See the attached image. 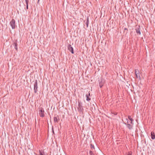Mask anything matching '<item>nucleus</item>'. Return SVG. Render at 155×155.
Instances as JSON below:
<instances>
[{"instance_id": "nucleus-1", "label": "nucleus", "mask_w": 155, "mask_h": 155, "mask_svg": "<svg viewBox=\"0 0 155 155\" xmlns=\"http://www.w3.org/2000/svg\"><path fill=\"white\" fill-rule=\"evenodd\" d=\"M40 117H43L45 116V112L43 108H39L38 111Z\"/></svg>"}, {"instance_id": "nucleus-2", "label": "nucleus", "mask_w": 155, "mask_h": 155, "mask_svg": "<svg viewBox=\"0 0 155 155\" xmlns=\"http://www.w3.org/2000/svg\"><path fill=\"white\" fill-rule=\"evenodd\" d=\"M15 20L13 19L10 22V24L11 26L12 29H14L15 27Z\"/></svg>"}, {"instance_id": "nucleus-3", "label": "nucleus", "mask_w": 155, "mask_h": 155, "mask_svg": "<svg viewBox=\"0 0 155 155\" xmlns=\"http://www.w3.org/2000/svg\"><path fill=\"white\" fill-rule=\"evenodd\" d=\"M34 92L35 93L37 92L38 91V82L37 80H35L34 84Z\"/></svg>"}, {"instance_id": "nucleus-4", "label": "nucleus", "mask_w": 155, "mask_h": 155, "mask_svg": "<svg viewBox=\"0 0 155 155\" xmlns=\"http://www.w3.org/2000/svg\"><path fill=\"white\" fill-rule=\"evenodd\" d=\"M135 74L137 78H140V76L139 75L140 72L138 70L135 69Z\"/></svg>"}, {"instance_id": "nucleus-5", "label": "nucleus", "mask_w": 155, "mask_h": 155, "mask_svg": "<svg viewBox=\"0 0 155 155\" xmlns=\"http://www.w3.org/2000/svg\"><path fill=\"white\" fill-rule=\"evenodd\" d=\"M68 50L71 52L72 54H74V50L73 47L70 44H69L68 46Z\"/></svg>"}, {"instance_id": "nucleus-6", "label": "nucleus", "mask_w": 155, "mask_h": 155, "mask_svg": "<svg viewBox=\"0 0 155 155\" xmlns=\"http://www.w3.org/2000/svg\"><path fill=\"white\" fill-rule=\"evenodd\" d=\"M59 120V117L58 115H56L54 117V121L55 123H58Z\"/></svg>"}, {"instance_id": "nucleus-7", "label": "nucleus", "mask_w": 155, "mask_h": 155, "mask_svg": "<svg viewBox=\"0 0 155 155\" xmlns=\"http://www.w3.org/2000/svg\"><path fill=\"white\" fill-rule=\"evenodd\" d=\"M136 31L137 34L140 35L141 32L140 30V26H139L138 27H137L135 29Z\"/></svg>"}, {"instance_id": "nucleus-8", "label": "nucleus", "mask_w": 155, "mask_h": 155, "mask_svg": "<svg viewBox=\"0 0 155 155\" xmlns=\"http://www.w3.org/2000/svg\"><path fill=\"white\" fill-rule=\"evenodd\" d=\"M104 80L102 79L101 81L99 83V86L101 88L104 84Z\"/></svg>"}, {"instance_id": "nucleus-9", "label": "nucleus", "mask_w": 155, "mask_h": 155, "mask_svg": "<svg viewBox=\"0 0 155 155\" xmlns=\"http://www.w3.org/2000/svg\"><path fill=\"white\" fill-rule=\"evenodd\" d=\"M90 95V93L89 92L86 95V100L87 101H89L91 100V98H90L89 97Z\"/></svg>"}, {"instance_id": "nucleus-10", "label": "nucleus", "mask_w": 155, "mask_h": 155, "mask_svg": "<svg viewBox=\"0 0 155 155\" xmlns=\"http://www.w3.org/2000/svg\"><path fill=\"white\" fill-rule=\"evenodd\" d=\"M39 153L40 155H46L44 150H39Z\"/></svg>"}, {"instance_id": "nucleus-11", "label": "nucleus", "mask_w": 155, "mask_h": 155, "mask_svg": "<svg viewBox=\"0 0 155 155\" xmlns=\"http://www.w3.org/2000/svg\"><path fill=\"white\" fill-rule=\"evenodd\" d=\"M151 138L153 140L155 139V135L153 132H151Z\"/></svg>"}, {"instance_id": "nucleus-12", "label": "nucleus", "mask_w": 155, "mask_h": 155, "mask_svg": "<svg viewBox=\"0 0 155 155\" xmlns=\"http://www.w3.org/2000/svg\"><path fill=\"white\" fill-rule=\"evenodd\" d=\"M127 126L128 128L129 129H131L132 128V125H131L130 124H127Z\"/></svg>"}, {"instance_id": "nucleus-13", "label": "nucleus", "mask_w": 155, "mask_h": 155, "mask_svg": "<svg viewBox=\"0 0 155 155\" xmlns=\"http://www.w3.org/2000/svg\"><path fill=\"white\" fill-rule=\"evenodd\" d=\"M128 118L129 120H130V122L131 124H132V122L133 120L132 118L131 117V116H129L128 117Z\"/></svg>"}, {"instance_id": "nucleus-14", "label": "nucleus", "mask_w": 155, "mask_h": 155, "mask_svg": "<svg viewBox=\"0 0 155 155\" xmlns=\"http://www.w3.org/2000/svg\"><path fill=\"white\" fill-rule=\"evenodd\" d=\"M25 2L26 4V9H28V3L29 2L28 0H25Z\"/></svg>"}, {"instance_id": "nucleus-15", "label": "nucleus", "mask_w": 155, "mask_h": 155, "mask_svg": "<svg viewBox=\"0 0 155 155\" xmlns=\"http://www.w3.org/2000/svg\"><path fill=\"white\" fill-rule=\"evenodd\" d=\"M89 23V21L88 20V18H87V21L85 23V24L86 25L87 28L88 27V24Z\"/></svg>"}, {"instance_id": "nucleus-16", "label": "nucleus", "mask_w": 155, "mask_h": 155, "mask_svg": "<svg viewBox=\"0 0 155 155\" xmlns=\"http://www.w3.org/2000/svg\"><path fill=\"white\" fill-rule=\"evenodd\" d=\"M14 46L15 49L16 50V51H17L18 48L17 47V44L16 42L14 43Z\"/></svg>"}, {"instance_id": "nucleus-17", "label": "nucleus", "mask_w": 155, "mask_h": 155, "mask_svg": "<svg viewBox=\"0 0 155 155\" xmlns=\"http://www.w3.org/2000/svg\"><path fill=\"white\" fill-rule=\"evenodd\" d=\"M91 148L92 150H93V149H94V147L93 145H92V144H91Z\"/></svg>"}, {"instance_id": "nucleus-18", "label": "nucleus", "mask_w": 155, "mask_h": 155, "mask_svg": "<svg viewBox=\"0 0 155 155\" xmlns=\"http://www.w3.org/2000/svg\"><path fill=\"white\" fill-rule=\"evenodd\" d=\"M89 153L90 155H94V153L91 150H90Z\"/></svg>"}, {"instance_id": "nucleus-19", "label": "nucleus", "mask_w": 155, "mask_h": 155, "mask_svg": "<svg viewBox=\"0 0 155 155\" xmlns=\"http://www.w3.org/2000/svg\"><path fill=\"white\" fill-rule=\"evenodd\" d=\"M127 155H132V153L131 152H129Z\"/></svg>"}, {"instance_id": "nucleus-20", "label": "nucleus", "mask_w": 155, "mask_h": 155, "mask_svg": "<svg viewBox=\"0 0 155 155\" xmlns=\"http://www.w3.org/2000/svg\"><path fill=\"white\" fill-rule=\"evenodd\" d=\"M126 120L127 121V123H125V124H126L127 125V124H129V122H128V120L127 118L126 119Z\"/></svg>"}, {"instance_id": "nucleus-21", "label": "nucleus", "mask_w": 155, "mask_h": 155, "mask_svg": "<svg viewBox=\"0 0 155 155\" xmlns=\"http://www.w3.org/2000/svg\"><path fill=\"white\" fill-rule=\"evenodd\" d=\"M79 107H80V103H79Z\"/></svg>"}, {"instance_id": "nucleus-22", "label": "nucleus", "mask_w": 155, "mask_h": 155, "mask_svg": "<svg viewBox=\"0 0 155 155\" xmlns=\"http://www.w3.org/2000/svg\"><path fill=\"white\" fill-rule=\"evenodd\" d=\"M39 0H38V3H39Z\"/></svg>"}]
</instances>
